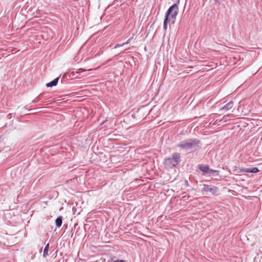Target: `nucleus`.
Segmentation results:
<instances>
[{"label":"nucleus","instance_id":"5","mask_svg":"<svg viewBox=\"0 0 262 262\" xmlns=\"http://www.w3.org/2000/svg\"><path fill=\"white\" fill-rule=\"evenodd\" d=\"M203 191L207 192H209L212 194L214 195L218 191V188L215 186H211L209 185L205 184L204 185Z\"/></svg>","mask_w":262,"mask_h":262},{"label":"nucleus","instance_id":"3","mask_svg":"<svg viewBox=\"0 0 262 262\" xmlns=\"http://www.w3.org/2000/svg\"><path fill=\"white\" fill-rule=\"evenodd\" d=\"M199 143V141L197 139H189L181 142L178 145V147L185 150H188L196 147Z\"/></svg>","mask_w":262,"mask_h":262},{"label":"nucleus","instance_id":"1","mask_svg":"<svg viewBox=\"0 0 262 262\" xmlns=\"http://www.w3.org/2000/svg\"><path fill=\"white\" fill-rule=\"evenodd\" d=\"M179 12V7L178 4L175 3L171 6L167 10L165 18L163 22V29L165 30H167L168 21L169 18L173 19V23H174L177 16Z\"/></svg>","mask_w":262,"mask_h":262},{"label":"nucleus","instance_id":"11","mask_svg":"<svg viewBox=\"0 0 262 262\" xmlns=\"http://www.w3.org/2000/svg\"><path fill=\"white\" fill-rule=\"evenodd\" d=\"M41 96H42L41 94L38 95L34 100H33L32 103H36V102H37L39 100H40L41 99Z\"/></svg>","mask_w":262,"mask_h":262},{"label":"nucleus","instance_id":"13","mask_svg":"<svg viewBox=\"0 0 262 262\" xmlns=\"http://www.w3.org/2000/svg\"><path fill=\"white\" fill-rule=\"evenodd\" d=\"M124 46V43H121V44H117L116 45H115V46L114 47V49H116L117 48H119V47H122Z\"/></svg>","mask_w":262,"mask_h":262},{"label":"nucleus","instance_id":"4","mask_svg":"<svg viewBox=\"0 0 262 262\" xmlns=\"http://www.w3.org/2000/svg\"><path fill=\"white\" fill-rule=\"evenodd\" d=\"M199 169L203 171L204 174H208L209 176H212L213 173H214V175L217 176L219 173L218 170L211 169L208 165H201L199 166Z\"/></svg>","mask_w":262,"mask_h":262},{"label":"nucleus","instance_id":"9","mask_svg":"<svg viewBox=\"0 0 262 262\" xmlns=\"http://www.w3.org/2000/svg\"><path fill=\"white\" fill-rule=\"evenodd\" d=\"M62 223V217L59 216L55 220V224L57 227L59 228L61 227Z\"/></svg>","mask_w":262,"mask_h":262},{"label":"nucleus","instance_id":"10","mask_svg":"<svg viewBox=\"0 0 262 262\" xmlns=\"http://www.w3.org/2000/svg\"><path fill=\"white\" fill-rule=\"evenodd\" d=\"M49 248V243L47 244L44 248L43 251V257H46L48 255V250Z\"/></svg>","mask_w":262,"mask_h":262},{"label":"nucleus","instance_id":"8","mask_svg":"<svg viewBox=\"0 0 262 262\" xmlns=\"http://www.w3.org/2000/svg\"><path fill=\"white\" fill-rule=\"evenodd\" d=\"M59 78H60L59 77H58L55 78L54 80H53L51 82L47 83L46 84V86L47 88H52L53 86H56L58 83Z\"/></svg>","mask_w":262,"mask_h":262},{"label":"nucleus","instance_id":"12","mask_svg":"<svg viewBox=\"0 0 262 262\" xmlns=\"http://www.w3.org/2000/svg\"><path fill=\"white\" fill-rule=\"evenodd\" d=\"M133 36L131 37H130L126 42H123L124 43V45H127L128 44L130 41L133 39Z\"/></svg>","mask_w":262,"mask_h":262},{"label":"nucleus","instance_id":"2","mask_svg":"<svg viewBox=\"0 0 262 262\" xmlns=\"http://www.w3.org/2000/svg\"><path fill=\"white\" fill-rule=\"evenodd\" d=\"M181 161L180 154L178 152H174L171 157L165 159L164 165L165 168L169 169L176 167Z\"/></svg>","mask_w":262,"mask_h":262},{"label":"nucleus","instance_id":"14","mask_svg":"<svg viewBox=\"0 0 262 262\" xmlns=\"http://www.w3.org/2000/svg\"><path fill=\"white\" fill-rule=\"evenodd\" d=\"M86 70L85 69H78L77 71H76V73H81L83 72H84Z\"/></svg>","mask_w":262,"mask_h":262},{"label":"nucleus","instance_id":"6","mask_svg":"<svg viewBox=\"0 0 262 262\" xmlns=\"http://www.w3.org/2000/svg\"><path fill=\"white\" fill-rule=\"evenodd\" d=\"M259 170L257 167L252 168H241L239 169V172H250L253 173H257Z\"/></svg>","mask_w":262,"mask_h":262},{"label":"nucleus","instance_id":"7","mask_svg":"<svg viewBox=\"0 0 262 262\" xmlns=\"http://www.w3.org/2000/svg\"><path fill=\"white\" fill-rule=\"evenodd\" d=\"M233 106V101H230L228 103H227L225 105H224L223 107L221 108L219 110L220 112L224 111L227 112L230 110L232 107Z\"/></svg>","mask_w":262,"mask_h":262}]
</instances>
